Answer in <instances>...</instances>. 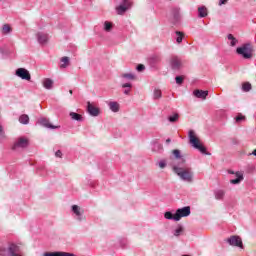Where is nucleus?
Returning <instances> with one entry per match:
<instances>
[{
	"label": "nucleus",
	"instance_id": "f257e3e1",
	"mask_svg": "<svg viewBox=\"0 0 256 256\" xmlns=\"http://www.w3.org/2000/svg\"><path fill=\"white\" fill-rule=\"evenodd\" d=\"M174 173L182 179V181H186V183H193V170L189 167H186L185 164L182 166L174 165L173 168Z\"/></svg>",
	"mask_w": 256,
	"mask_h": 256
},
{
	"label": "nucleus",
	"instance_id": "f03ea898",
	"mask_svg": "<svg viewBox=\"0 0 256 256\" xmlns=\"http://www.w3.org/2000/svg\"><path fill=\"white\" fill-rule=\"evenodd\" d=\"M253 45L246 43L236 49L237 55L243 59H253Z\"/></svg>",
	"mask_w": 256,
	"mask_h": 256
},
{
	"label": "nucleus",
	"instance_id": "7ed1b4c3",
	"mask_svg": "<svg viewBox=\"0 0 256 256\" xmlns=\"http://www.w3.org/2000/svg\"><path fill=\"white\" fill-rule=\"evenodd\" d=\"M0 256H23L17 244H10L8 249L0 248Z\"/></svg>",
	"mask_w": 256,
	"mask_h": 256
},
{
	"label": "nucleus",
	"instance_id": "20e7f679",
	"mask_svg": "<svg viewBox=\"0 0 256 256\" xmlns=\"http://www.w3.org/2000/svg\"><path fill=\"white\" fill-rule=\"evenodd\" d=\"M189 139L194 149H198V151H200L201 153L207 154V148H205V146L202 145L199 138L195 136V132L193 130L189 131Z\"/></svg>",
	"mask_w": 256,
	"mask_h": 256
},
{
	"label": "nucleus",
	"instance_id": "39448f33",
	"mask_svg": "<svg viewBox=\"0 0 256 256\" xmlns=\"http://www.w3.org/2000/svg\"><path fill=\"white\" fill-rule=\"evenodd\" d=\"M173 157L172 159V167L174 168V165L180 167L185 165V158H183V155H181V150L175 149L172 151Z\"/></svg>",
	"mask_w": 256,
	"mask_h": 256
},
{
	"label": "nucleus",
	"instance_id": "423d86ee",
	"mask_svg": "<svg viewBox=\"0 0 256 256\" xmlns=\"http://www.w3.org/2000/svg\"><path fill=\"white\" fill-rule=\"evenodd\" d=\"M191 215V207L185 206L183 208H179L176 210L175 213V221H181V218L183 217H189Z\"/></svg>",
	"mask_w": 256,
	"mask_h": 256
},
{
	"label": "nucleus",
	"instance_id": "0eeeda50",
	"mask_svg": "<svg viewBox=\"0 0 256 256\" xmlns=\"http://www.w3.org/2000/svg\"><path fill=\"white\" fill-rule=\"evenodd\" d=\"M26 147H29V139L20 137L14 142L12 151H17V149H25Z\"/></svg>",
	"mask_w": 256,
	"mask_h": 256
},
{
	"label": "nucleus",
	"instance_id": "6e6552de",
	"mask_svg": "<svg viewBox=\"0 0 256 256\" xmlns=\"http://www.w3.org/2000/svg\"><path fill=\"white\" fill-rule=\"evenodd\" d=\"M227 243H229V245L232 247H240V249H243V241L239 236H231L227 239Z\"/></svg>",
	"mask_w": 256,
	"mask_h": 256
},
{
	"label": "nucleus",
	"instance_id": "1a4fd4ad",
	"mask_svg": "<svg viewBox=\"0 0 256 256\" xmlns=\"http://www.w3.org/2000/svg\"><path fill=\"white\" fill-rule=\"evenodd\" d=\"M132 3L133 2H131V0H124L123 3H121L116 8L118 15H123V13H125V11H127V9H129L131 7Z\"/></svg>",
	"mask_w": 256,
	"mask_h": 256
},
{
	"label": "nucleus",
	"instance_id": "9d476101",
	"mask_svg": "<svg viewBox=\"0 0 256 256\" xmlns=\"http://www.w3.org/2000/svg\"><path fill=\"white\" fill-rule=\"evenodd\" d=\"M16 75L17 77H20V79H24L25 81H31V74L25 68H18L16 70Z\"/></svg>",
	"mask_w": 256,
	"mask_h": 256
},
{
	"label": "nucleus",
	"instance_id": "9b49d317",
	"mask_svg": "<svg viewBox=\"0 0 256 256\" xmlns=\"http://www.w3.org/2000/svg\"><path fill=\"white\" fill-rule=\"evenodd\" d=\"M72 212L76 215L77 221H84L85 217L83 216V209L79 207L78 205L72 206Z\"/></svg>",
	"mask_w": 256,
	"mask_h": 256
},
{
	"label": "nucleus",
	"instance_id": "f8f14e48",
	"mask_svg": "<svg viewBox=\"0 0 256 256\" xmlns=\"http://www.w3.org/2000/svg\"><path fill=\"white\" fill-rule=\"evenodd\" d=\"M87 111H88V113H89L92 117H99V114L101 113V111L99 110V108L93 106V104H91V102H88Z\"/></svg>",
	"mask_w": 256,
	"mask_h": 256
},
{
	"label": "nucleus",
	"instance_id": "ddd939ff",
	"mask_svg": "<svg viewBox=\"0 0 256 256\" xmlns=\"http://www.w3.org/2000/svg\"><path fill=\"white\" fill-rule=\"evenodd\" d=\"M37 41L40 43V45H46L47 41H49V35L45 34L43 32H38L36 34Z\"/></svg>",
	"mask_w": 256,
	"mask_h": 256
},
{
	"label": "nucleus",
	"instance_id": "4468645a",
	"mask_svg": "<svg viewBox=\"0 0 256 256\" xmlns=\"http://www.w3.org/2000/svg\"><path fill=\"white\" fill-rule=\"evenodd\" d=\"M38 123L42 125L43 127H46L47 129H58L59 126L52 125L51 122H49V119L47 118H40L38 120Z\"/></svg>",
	"mask_w": 256,
	"mask_h": 256
},
{
	"label": "nucleus",
	"instance_id": "2eb2a0df",
	"mask_svg": "<svg viewBox=\"0 0 256 256\" xmlns=\"http://www.w3.org/2000/svg\"><path fill=\"white\" fill-rule=\"evenodd\" d=\"M183 63L181 62V59L177 56H172L171 58V67L172 69L179 70L180 67H182Z\"/></svg>",
	"mask_w": 256,
	"mask_h": 256
},
{
	"label": "nucleus",
	"instance_id": "dca6fc26",
	"mask_svg": "<svg viewBox=\"0 0 256 256\" xmlns=\"http://www.w3.org/2000/svg\"><path fill=\"white\" fill-rule=\"evenodd\" d=\"M193 95L198 99H207V95H209V91L194 90Z\"/></svg>",
	"mask_w": 256,
	"mask_h": 256
},
{
	"label": "nucleus",
	"instance_id": "f3484780",
	"mask_svg": "<svg viewBox=\"0 0 256 256\" xmlns=\"http://www.w3.org/2000/svg\"><path fill=\"white\" fill-rule=\"evenodd\" d=\"M235 176H236V178H235V179H231V180H230V183H231L232 185H239V183L243 181V173H241V172H236V173H235Z\"/></svg>",
	"mask_w": 256,
	"mask_h": 256
},
{
	"label": "nucleus",
	"instance_id": "a211bd4d",
	"mask_svg": "<svg viewBox=\"0 0 256 256\" xmlns=\"http://www.w3.org/2000/svg\"><path fill=\"white\" fill-rule=\"evenodd\" d=\"M108 107L113 111V113H119L120 106L117 102H109Z\"/></svg>",
	"mask_w": 256,
	"mask_h": 256
},
{
	"label": "nucleus",
	"instance_id": "6ab92c4d",
	"mask_svg": "<svg viewBox=\"0 0 256 256\" xmlns=\"http://www.w3.org/2000/svg\"><path fill=\"white\" fill-rule=\"evenodd\" d=\"M43 87H45V89H53V80H51V78H45L43 80Z\"/></svg>",
	"mask_w": 256,
	"mask_h": 256
},
{
	"label": "nucleus",
	"instance_id": "aec40b11",
	"mask_svg": "<svg viewBox=\"0 0 256 256\" xmlns=\"http://www.w3.org/2000/svg\"><path fill=\"white\" fill-rule=\"evenodd\" d=\"M207 15H208L207 7L201 6L198 8V16L200 18L207 17Z\"/></svg>",
	"mask_w": 256,
	"mask_h": 256
},
{
	"label": "nucleus",
	"instance_id": "412c9836",
	"mask_svg": "<svg viewBox=\"0 0 256 256\" xmlns=\"http://www.w3.org/2000/svg\"><path fill=\"white\" fill-rule=\"evenodd\" d=\"M19 123H21L22 125H29V115L22 114L19 117Z\"/></svg>",
	"mask_w": 256,
	"mask_h": 256
},
{
	"label": "nucleus",
	"instance_id": "4be33fe9",
	"mask_svg": "<svg viewBox=\"0 0 256 256\" xmlns=\"http://www.w3.org/2000/svg\"><path fill=\"white\" fill-rule=\"evenodd\" d=\"M70 117L73 121H83V116L76 112H70Z\"/></svg>",
	"mask_w": 256,
	"mask_h": 256
},
{
	"label": "nucleus",
	"instance_id": "5701e85b",
	"mask_svg": "<svg viewBox=\"0 0 256 256\" xmlns=\"http://www.w3.org/2000/svg\"><path fill=\"white\" fill-rule=\"evenodd\" d=\"M11 31H13V28H11V25L4 24L2 26V35H8V33H11Z\"/></svg>",
	"mask_w": 256,
	"mask_h": 256
},
{
	"label": "nucleus",
	"instance_id": "b1692460",
	"mask_svg": "<svg viewBox=\"0 0 256 256\" xmlns=\"http://www.w3.org/2000/svg\"><path fill=\"white\" fill-rule=\"evenodd\" d=\"M61 65H60V69H65L66 67L69 66V57L64 56L61 58Z\"/></svg>",
	"mask_w": 256,
	"mask_h": 256
},
{
	"label": "nucleus",
	"instance_id": "393cba45",
	"mask_svg": "<svg viewBox=\"0 0 256 256\" xmlns=\"http://www.w3.org/2000/svg\"><path fill=\"white\" fill-rule=\"evenodd\" d=\"M131 87H133V84L131 83H125L122 85V88L124 89V95H129V93H131Z\"/></svg>",
	"mask_w": 256,
	"mask_h": 256
},
{
	"label": "nucleus",
	"instance_id": "a878e982",
	"mask_svg": "<svg viewBox=\"0 0 256 256\" xmlns=\"http://www.w3.org/2000/svg\"><path fill=\"white\" fill-rule=\"evenodd\" d=\"M176 43H183V37H185V33L181 31H176Z\"/></svg>",
	"mask_w": 256,
	"mask_h": 256
},
{
	"label": "nucleus",
	"instance_id": "bb28decb",
	"mask_svg": "<svg viewBox=\"0 0 256 256\" xmlns=\"http://www.w3.org/2000/svg\"><path fill=\"white\" fill-rule=\"evenodd\" d=\"M214 195H215V199H218V200H221L225 197V191L223 190H216L214 192Z\"/></svg>",
	"mask_w": 256,
	"mask_h": 256
},
{
	"label": "nucleus",
	"instance_id": "cd10ccee",
	"mask_svg": "<svg viewBox=\"0 0 256 256\" xmlns=\"http://www.w3.org/2000/svg\"><path fill=\"white\" fill-rule=\"evenodd\" d=\"M172 13H173V17H174V23H177V21H179V19H180L179 9L174 8Z\"/></svg>",
	"mask_w": 256,
	"mask_h": 256
},
{
	"label": "nucleus",
	"instance_id": "c85d7f7f",
	"mask_svg": "<svg viewBox=\"0 0 256 256\" xmlns=\"http://www.w3.org/2000/svg\"><path fill=\"white\" fill-rule=\"evenodd\" d=\"M228 39L230 42L231 47H235L237 45V38H235L232 34L228 35Z\"/></svg>",
	"mask_w": 256,
	"mask_h": 256
},
{
	"label": "nucleus",
	"instance_id": "c756f323",
	"mask_svg": "<svg viewBox=\"0 0 256 256\" xmlns=\"http://www.w3.org/2000/svg\"><path fill=\"white\" fill-rule=\"evenodd\" d=\"M152 151H163V145L161 143L155 142Z\"/></svg>",
	"mask_w": 256,
	"mask_h": 256
},
{
	"label": "nucleus",
	"instance_id": "7c9ffc66",
	"mask_svg": "<svg viewBox=\"0 0 256 256\" xmlns=\"http://www.w3.org/2000/svg\"><path fill=\"white\" fill-rule=\"evenodd\" d=\"M168 121H170V123H175V122L179 121V114L176 113V114L168 117Z\"/></svg>",
	"mask_w": 256,
	"mask_h": 256
},
{
	"label": "nucleus",
	"instance_id": "2f4dec72",
	"mask_svg": "<svg viewBox=\"0 0 256 256\" xmlns=\"http://www.w3.org/2000/svg\"><path fill=\"white\" fill-rule=\"evenodd\" d=\"M111 29H113V24L109 21H106L104 23V30L109 32V31H111Z\"/></svg>",
	"mask_w": 256,
	"mask_h": 256
},
{
	"label": "nucleus",
	"instance_id": "473e14b6",
	"mask_svg": "<svg viewBox=\"0 0 256 256\" xmlns=\"http://www.w3.org/2000/svg\"><path fill=\"white\" fill-rule=\"evenodd\" d=\"M242 89L243 91H245L246 93L251 91V83L246 82L242 84Z\"/></svg>",
	"mask_w": 256,
	"mask_h": 256
},
{
	"label": "nucleus",
	"instance_id": "72a5a7b5",
	"mask_svg": "<svg viewBox=\"0 0 256 256\" xmlns=\"http://www.w3.org/2000/svg\"><path fill=\"white\" fill-rule=\"evenodd\" d=\"M164 217H165V219L174 220L175 221V214H173V213H171L169 211L165 212Z\"/></svg>",
	"mask_w": 256,
	"mask_h": 256
},
{
	"label": "nucleus",
	"instance_id": "f704fd0d",
	"mask_svg": "<svg viewBox=\"0 0 256 256\" xmlns=\"http://www.w3.org/2000/svg\"><path fill=\"white\" fill-rule=\"evenodd\" d=\"M122 77L124 79H130L131 81H133V79H135V75H133L132 73H125V74H122Z\"/></svg>",
	"mask_w": 256,
	"mask_h": 256
},
{
	"label": "nucleus",
	"instance_id": "c9c22d12",
	"mask_svg": "<svg viewBox=\"0 0 256 256\" xmlns=\"http://www.w3.org/2000/svg\"><path fill=\"white\" fill-rule=\"evenodd\" d=\"M161 97H162V92H161V90L155 89V90H154V99H161Z\"/></svg>",
	"mask_w": 256,
	"mask_h": 256
},
{
	"label": "nucleus",
	"instance_id": "e433bc0d",
	"mask_svg": "<svg viewBox=\"0 0 256 256\" xmlns=\"http://www.w3.org/2000/svg\"><path fill=\"white\" fill-rule=\"evenodd\" d=\"M184 79H185L184 76H176L175 81H176L177 85H183Z\"/></svg>",
	"mask_w": 256,
	"mask_h": 256
},
{
	"label": "nucleus",
	"instance_id": "4c0bfd02",
	"mask_svg": "<svg viewBox=\"0 0 256 256\" xmlns=\"http://www.w3.org/2000/svg\"><path fill=\"white\" fill-rule=\"evenodd\" d=\"M183 233V227H179L178 229L175 230L174 235L175 237H179Z\"/></svg>",
	"mask_w": 256,
	"mask_h": 256
},
{
	"label": "nucleus",
	"instance_id": "58836bf2",
	"mask_svg": "<svg viewBox=\"0 0 256 256\" xmlns=\"http://www.w3.org/2000/svg\"><path fill=\"white\" fill-rule=\"evenodd\" d=\"M159 167L160 169H165L167 167V162H165V160H161L159 162Z\"/></svg>",
	"mask_w": 256,
	"mask_h": 256
},
{
	"label": "nucleus",
	"instance_id": "ea45409f",
	"mask_svg": "<svg viewBox=\"0 0 256 256\" xmlns=\"http://www.w3.org/2000/svg\"><path fill=\"white\" fill-rule=\"evenodd\" d=\"M245 119V116H243V115H238L237 117H236V123H241V121H243Z\"/></svg>",
	"mask_w": 256,
	"mask_h": 256
},
{
	"label": "nucleus",
	"instance_id": "a19ab883",
	"mask_svg": "<svg viewBox=\"0 0 256 256\" xmlns=\"http://www.w3.org/2000/svg\"><path fill=\"white\" fill-rule=\"evenodd\" d=\"M137 71L141 72V71H145V65L143 64H139L137 67H136Z\"/></svg>",
	"mask_w": 256,
	"mask_h": 256
},
{
	"label": "nucleus",
	"instance_id": "79ce46f5",
	"mask_svg": "<svg viewBox=\"0 0 256 256\" xmlns=\"http://www.w3.org/2000/svg\"><path fill=\"white\" fill-rule=\"evenodd\" d=\"M229 0H219V6L221 7V5H227V2Z\"/></svg>",
	"mask_w": 256,
	"mask_h": 256
},
{
	"label": "nucleus",
	"instance_id": "37998d69",
	"mask_svg": "<svg viewBox=\"0 0 256 256\" xmlns=\"http://www.w3.org/2000/svg\"><path fill=\"white\" fill-rule=\"evenodd\" d=\"M56 157H62L63 153L61 152V150L56 151L55 153Z\"/></svg>",
	"mask_w": 256,
	"mask_h": 256
},
{
	"label": "nucleus",
	"instance_id": "c03bdc74",
	"mask_svg": "<svg viewBox=\"0 0 256 256\" xmlns=\"http://www.w3.org/2000/svg\"><path fill=\"white\" fill-rule=\"evenodd\" d=\"M153 59H154V61H161V58H159L158 56H155V57H153Z\"/></svg>",
	"mask_w": 256,
	"mask_h": 256
},
{
	"label": "nucleus",
	"instance_id": "a18cd8bd",
	"mask_svg": "<svg viewBox=\"0 0 256 256\" xmlns=\"http://www.w3.org/2000/svg\"><path fill=\"white\" fill-rule=\"evenodd\" d=\"M166 143L169 145L171 143V138L166 139Z\"/></svg>",
	"mask_w": 256,
	"mask_h": 256
},
{
	"label": "nucleus",
	"instance_id": "49530a36",
	"mask_svg": "<svg viewBox=\"0 0 256 256\" xmlns=\"http://www.w3.org/2000/svg\"><path fill=\"white\" fill-rule=\"evenodd\" d=\"M251 155H254L256 157V149L253 150V152L251 153Z\"/></svg>",
	"mask_w": 256,
	"mask_h": 256
},
{
	"label": "nucleus",
	"instance_id": "de8ad7c7",
	"mask_svg": "<svg viewBox=\"0 0 256 256\" xmlns=\"http://www.w3.org/2000/svg\"><path fill=\"white\" fill-rule=\"evenodd\" d=\"M228 173H230V175H235V172H233V171H228Z\"/></svg>",
	"mask_w": 256,
	"mask_h": 256
},
{
	"label": "nucleus",
	"instance_id": "09e8293b",
	"mask_svg": "<svg viewBox=\"0 0 256 256\" xmlns=\"http://www.w3.org/2000/svg\"><path fill=\"white\" fill-rule=\"evenodd\" d=\"M69 93H70V95H73V90H70Z\"/></svg>",
	"mask_w": 256,
	"mask_h": 256
}]
</instances>
